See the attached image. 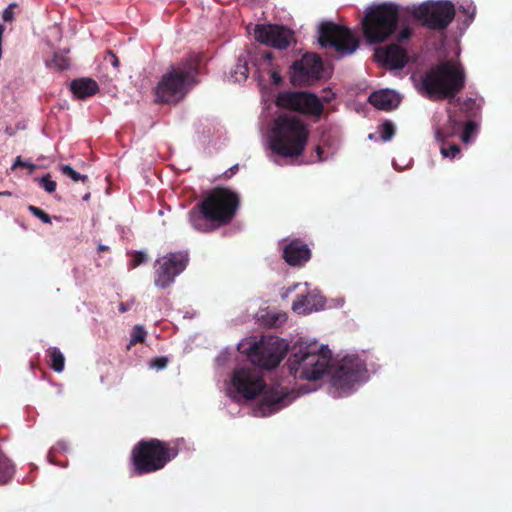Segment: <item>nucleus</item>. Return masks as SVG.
<instances>
[{
    "mask_svg": "<svg viewBox=\"0 0 512 512\" xmlns=\"http://www.w3.org/2000/svg\"><path fill=\"white\" fill-rule=\"evenodd\" d=\"M332 354L327 347L308 345L293 353L287 361L289 373L295 379L314 381L331 372L332 385L347 389L358 382L366 372L365 363L358 356H346L332 369Z\"/></svg>",
    "mask_w": 512,
    "mask_h": 512,
    "instance_id": "f257e3e1",
    "label": "nucleus"
},
{
    "mask_svg": "<svg viewBox=\"0 0 512 512\" xmlns=\"http://www.w3.org/2000/svg\"><path fill=\"white\" fill-rule=\"evenodd\" d=\"M239 206L238 193L225 187H215L189 211V221L199 232H212L228 225L235 218Z\"/></svg>",
    "mask_w": 512,
    "mask_h": 512,
    "instance_id": "f03ea898",
    "label": "nucleus"
},
{
    "mask_svg": "<svg viewBox=\"0 0 512 512\" xmlns=\"http://www.w3.org/2000/svg\"><path fill=\"white\" fill-rule=\"evenodd\" d=\"M201 62V54L191 52L178 63L171 65L155 88V101L176 104L183 100L189 91L199 83L198 75Z\"/></svg>",
    "mask_w": 512,
    "mask_h": 512,
    "instance_id": "7ed1b4c3",
    "label": "nucleus"
},
{
    "mask_svg": "<svg viewBox=\"0 0 512 512\" xmlns=\"http://www.w3.org/2000/svg\"><path fill=\"white\" fill-rule=\"evenodd\" d=\"M309 130L297 116L281 114L274 121L270 136L271 150L285 158H295L303 154L308 142Z\"/></svg>",
    "mask_w": 512,
    "mask_h": 512,
    "instance_id": "20e7f679",
    "label": "nucleus"
},
{
    "mask_svg": "<svg viewBox=\"0 0 512 512\" xmlns=\"http://www.w3.org/2000/svg\"><path fill=\"white\" fill-rule=\"evenodd\" d=\"M465 83L463 65L454 60H446L432 66L424 74L421 85L429 98L452 99L464 89Z\"/></svg>",
    "mask_w": 512,
    "mask_h": 512,
    "instance_id": "39448f33",
    "label": "nucleus"
},
{
    "mask_svg": "<svg viewBox=\"0 0 512 512\" xmlns=\"http://www.w3.org/2000/svg\"><path fill=\"white\" fill-rule=\"evenodd\" d=\"M176 445L157 438L143 439L131 451V464L135 475H145L163 469L178 455Z\"/></svg>",
    "mask_w": 512,
    "mask_h": 512,
    "instance_id": "423d86ee",
    "label": "nucleus"
},
{
    "mask_svg": "<svg viewBox=\"0 0 512 512\" xmlns=\"http://www.w3.org/2000/svg\"><path fill=\"white\" fill-rule=\"evenodd\" d=\"M399 7L382 3L369 9L363 19V33L369 44H380L395 34L399 23Z\"/></svg>",
    "mask_w": 512,
    "mask_h": 512,
    "instance_id": "0eeeda50",
    "label": "nucleus"
},
{
    "mask_svg": "<svg viewBox=\"0 0 512 512\" xmlns=\"http://www.w3.org/2000/svg\"><path fill=\"white\" fill-rule=\"evenodd\" d=\"M412 16L428 29L444 30L455 17V6L448 0L427 1L415 7Z\"/></svg>",
    "mask_w": 512,
    "mask_h": 512,
    "instance_id": "6e6552de",
    "label": "nucleus"
},
{
    "mask_svg": "<svg viewBox=\"0 0 512 512\" xmlns=\"http://www.w3.org/2000/svg\"><path fill=\"white\" fill-rule=\"evenodd\" d=\"M319 43L322 47H332L340 55H350L359 46L358 38L344 26L324 22L319 28Z\"/></svg>",
    "mask_w": 512,
    "mask_h": 512,
    "instance_id": "1a4fd4ad",
    "label": "nucleus"
},
{
    "mask_svg": "<svg viewBox=\"0 0 512 512\" xmlns=\"http://www.w3.org/2000/svg\"><path fill=\"white\" fill-rule=\"evenodd\" d=\"M286 354V347L277 337L263 338L249 349L250 362L262 369L276 368Z\"/></svg>",
    "mask_w": 512,
    "mask_h": 512,
    "instance_id": "9d476101",
    "label": "nucleus"
},
{
    "mask_svg": "<svg viewBox=\"0 0 512 512\" xmlns=\"http://www.w3.org/2000/svg\"><path fill=\"white\" fill-rule=\"evenodd\" d=\"M279 108L296 111L305 115L320 117L324 106L319 97L307 91H283L275 101Z\"/></svg>",
    "mask_w": 512,
    "mask_h": 512,
    "instance_id": "9b49d317",
    "label": "nucleus"
},
{
    "mask_svg": "<svg viewBox=\"0 0 512 512\" xmlns=\"http://www.w3.org/2000/svg\"><path fill=\"white\" fill-rule=\"evenodd\" d=\"M322 72L321 57L316 53L308 52L290 66V82L294 87H308L321 78Z\"/></svg>",
    "mask_w": 512,
    "mask_h": 512,
    "instance_id": "f8f14e48",
    "label": "nucleus"
},
{
    "mask_svg": "<svg viewBox=\"0 0 512 512\" xmlns=\"http://www.w3.org/2000/svg\"><path fill=\"white\" fill-rule=\"evenodd\" d=\"M189 256L186 252H171L157 260L154 272V284L166 289L172 285L175 278L187 267Z\"/></svg>",
    "mask_w": 512,
    "mask_h": 512,
    "instance_id": "ddd939ff",
    "label": "nucleus"
},
{
    "mask_svg": "<svg viewBox=\"0 0 512 512\" xmlns=\"http://www.w3.org/2000/svg\"><path fill=\"white\" fill-rule=\"evenodd\" d=\"M232 385L247 400L255 399L266 386L263 377L248 368H239L233 372Z\"/></svg>",
    "mask_w": 512,
    "mask_h": 512,
    "instance_id": "4468645a",
    "label": "nucleus"
},
{
    "mask_svg": "<svg viewBox=\"0 0 512 512\" xmlns=\"http://www.w3.org/2000/svg\"><path fill=\"white\" fill-rule=\"evenodd\" d=\"M254 36L258 42L279 50L288 48L294 41L293 31L281 25H256Z\"/></svg>",
    "mask_w": 512,
    "mask_h": 512,
    "instance_id": "2eb2a0df",
    "label": "nucleus"
},
{
    "mask_svg": "<svg viewBox=\"0 0 512 512\" xmlns=\"http://www.w3.org/2000/svg\"><path fill=\"white\" fill-rule=\"evenodd\" d=\"M375 55L379 61L393 69H401L408 62L406 49L396 43L377 48Z\"/></svg>",
    "mask_w": 512,
    "mask_h": 512,
    "instance_id": "dca6fc26",
    "label": "nucleus"
},
{
    "mask_svg": "<svg viewBox=\"0 0 512 512\" xmlns=\"http://www.w3.org/2000/svg\"><path fill=\"white\" fill-rule=\"evenodd\" d=\"M283 258L291 266L302 265L310 260L311 250L303 241L295 239L285 246Z\"/></svg>",
    "mask_w": 512,
    "mask_h": 512,
    "instance_id": "f3484780",
    "label": "nucleus"
},
{
    "mask_svg": "<svg viewBox=\"0 0 512 512\" xmlns=\"http://www.w3.org/2000/svg\"><path fill=\"white\" fill-rule=\"evenodd\" d=\"M369 103L377 109L390 111L398 107L399 96L391 90H379L369 96Z\"/></svg>",
    "mask_w": 512,
    "mask_h": 512,
    "instance_id": "a211bd4d",
    "label": "nucleus"
},
{
    "mask_svg": "<svg viewBox=\"0 0 512 512\" xmlns=\"http://www.w3.org/2000/svg\"><path fill=\"white\" fill-rule=\"evenodd\" d=\"M288 404V394L279 388L264 391L261 406L264 410L275 412Z\"/></svg>",
    "mask_w": 512,
    "mask_h": 512,
    "instance_id": "6ab92c4d",
    "label": "nucleus"
},
{
    "mask_svg": "<svg viewBox=\"0 0 512 512\" xmlns=\"http://www.w3.org/2000/svg\"><path fill=\"white\" fill-rule=\"evenodd\" d=\"M73 95L79 99H85L96 93V82L92 78H78L70 83Z\"/></svg>",
    "mask_w": 512,
    "mask_h": 512,
    "instance_id": "aec40b11",
    "label": "nucleus"
},
{
    "mask_svg": "<svg viewBox=\"0 0 512 512\" xmlns=\"http://www.w3.org/2000/svg\"><path fill=\"white\" fill-rule=\"evenodd\" d=\"M463 123L457 120L455 116L449 115L446 127L437 128L435 131V138L439 142H444L445 139L454 136L457 131L462 127Z\"/></svg>",
    "mask_w": 512,
    "mask_h": 512,
    "instance_id": "412c9836",
    "label": "nucleus"
},
{
    "mask_svg": "<svg viewBox=\"0 0 512 512\" xmlns=\"http://www.w3.org/2000/svg\"><path fill=\"white\" fill-rule=\"evenodd\" d=\"M69 53L68 49H63L54 52L53 58L51 61L46 62V66L48 68H55L60 71L68 70L71 66V62L67 54Z\"/></svg>",
    "mask_w": 512,
    "mask_h": 512,
    "instance_id": "4be33fe9",
    "label": "nucleus"
},
{
    "mask_svg": "<svg viewBox=\"0 0 512 512\" xmlns=\"http://www.w3.org/2000/svg\"><path fill=\"white\" fill-rule=\"evenodd\" d=\"M47 357L50 367L57 373H61L65 367L64 354L57 347H49L47 349Z\"/></svg>",
    "mask_w": 512,
    "mask_h": 512,
    "instance_id": "5701e85b",
    "label": "nucleus"
},
{
    "mask_svg": "<svg viewBox=\"0 0 512 512\" xmlns=\"http://www.w3.org/2000/svg\"><path fill=\"white\" fill-rule=\"evenodd\" d=\"M249 68L246 57L239 56L234 68L231 70V77L235 82H243L248 78Z\"/></svg>",
    "mask_w": 512,
    "mask_h": 512,
    "instance_id": "b1692460",
    "label": "nucleus"
},
{
    "mask_svg": "<svg viewBox=\"0 0 512 512\" xmlns=\"http://www.w3.org/2000/svg\"><path fill=\"white\" fill-rule=\"evenodd\" d=\"M14 473L10 460L0 453V484L7 483Z\"/></svg>",
    "mask_w": 512,
    "mask_h": 512,
    "instance_id": "393cba45",
    "label": "nucleus"
},
{
    "mask_svg": "<svg viewBox=\"0 0 512 512\" xmlns=\"http://www.w3.org/2000/svg\"><path fill=\"white\" fill-rule=\"evenodd\" d=\"M292 309L298 314H308L312 311L310 307V296L299 295L292 304Z\"/></svg>",
    "mask_w": 512,
    "mask_h": 512,
    "instance_id": "a878e982",
    "label": "nucleus"
},
{
    "mask_svg": "<svg viewBox=\"0 0 512 512\" xmlns=\"http://www.w3.org/2000/svg\"><path fill=\"white\" fill-rule=\"evenodd\" d=\"M146 335L147 332L143 326H134L130 335V343L127 348L130 349L131 346L136 345L137 343H143L145 341Z\"/></svg>",
    "mask_w": 512,
    "mask_h": 512,
    "instance_id": "bb28decb",
    "label": "nucleus"
},
{
    "mask_svg": "<svg viewBox=\"0 0 512 512\" xmlns=\"http://www.w3.org/2000/svg\"><path fill=\"white\" fill-rule=\"evenodd\" d=\"M60 171L61 173L66 176V177H69L70 179H72L74 182H78V181H85L87 179V176L86 175H83V174H80L78 173L77 171H75L70 165L68 164H65V165H61L60 166Z\"/></svg>",
    "mask_w": 512,
    "mask_h": 512,
    "instance_id": "cd10ccee",
    "label": "nucleus"
},
{
    "mask_svg": "<svg viewBox=\"0 0 512 512\" xmlns=\"http://www.w3.org/2000/svg\"><path fill=\"white\" fill-rule=\"evenodd\" d=\"M380 133H381V139L383 141L386 142V141L391 140L393 138V136L395 135L394 124L389 120L384 121L380 126Z\"/></svg>",
    "mask_w": 512,
    "mask_h": 512,
    "instance_id": "c85d7f7f",
    "label": "nucleus"
},
{
    "mask_svg": "<svg viewBox=\"0 0 512 512\" xmlns=\"http://www.w3.org/2000/svg\"><path fill=\"white\" fill-rule=\"evenodd\" d=\"M39 185L47 192L53 193L56 190L57 184L51 179L49 174L34 179Z\"/></svg>",
    "mask_w": 512,
    "mask_h": 512,
    "instance_id": "c756f323",
    "label": "nucleus"
},
{
    "mask_svg": "<svg viewBox=\"0 0 512 512\" xmlns=\"http://www.w3.org/2000/svg\"><path fill=\"white\" fill-rule=\"evenodd\" d=\"M69 450V444L65 440H59L57 444L52 447L48 453V460L52 464H56L53 460V457L56 455L57 452H67Z\"/></svg>",
    "mask_w": 512,
    "mask_h": 512,
    "instance_id": "7c9ffc66",
    "label": "nucleus"
},
{
    "mask_svg": "<svg viewBox=\"0 0 512 512\" xmlns=\"http://www.w3.org/2000/svg\"><path fill=\"white\" fill-rule=\"evenodd\" d=\"M18 167H27L29 169V173H33L36 169V165L28 160H22L21 156H17L15 161L12 164L11 169L15 170Z\"/></svg>",
    "mask_w": 512,
    "mask_h": 512,
    "instance_id": "2f4dec72",
    "label": "nucleus"
},
{
    "mask_svg": "<svg viewBox=\"0 0 512 512\" xmlns=\"http://www.w3.org/2000/svg\"><path fill=\"white\" fill-rule=\"evenodd\" d=\"M28 209L35 217L40 219L43 223H51V217L40 208L30 205Z\"/></svg>",
    "mask_w": 512,
    "mask_h": 512,
    "instance_id": "473e14b6",
    "label": "nucleus"
},
{
    "mask_svg": "<svg viewBox=\"0 0 512 512\" xmlns=\"http://www.w3.org/2000/svg\"><path fill=\"white\" fill-rule=\"evenodd\" d=\"M476 129V124L473 121H468L464 124L461 139L463 142H468L472 133Z\"/></svg>",
    "mask_w": 512,
    "mask_h": 512,
    "instance_id": "72a5a7b5",
    "label": "nucleus"
},
{
    "mask_svg": "<svg viewBox=\"0 0 512 512\" xmlns=\"http://www.w3.org/2000/svg\"><path fill=\"white\" fill-rule=\"evenodd\" d=\"M412 34H413V29L408 25H404L401 27L400 31L396 34V40L398 42H404L406 40H409L410 37L412 36Z\"/></svg>",
    "mask_w": 512,
    "mask_h": 512,
    "instance_id": "f704fd0d",
    "label": "nucleus"
},
{
    "mask_svg": "<svg viewBox=\"0 0 512 512\" xmlns=\"http://www.w3.org/2000/svg\"><path fill=\"white\" fill-rule=\"evenodd\" d=\"M460 153V147L457 144H451L449 147H441V154L444 157L455 158Z\"/></svg>",
    "mask_w": 512,
    "mask_h": 512,
    "instance_id": "c9c22d12",
    "label": "nucleus"
},
{
    "mask_svg": "<svg viewBox=\"0 0 512 512\" xmlns=\"http://www.w3.org/2000/svg\"><path fill=\"white\" fill-rule=\"evenodd\" d=\"M147 254L142 251H134L132 253V265L137 267L147 261Z\"/></svg>",
    "mask_w": 512,
    "mask_h": 512,
    "instance_id": "e433bc0d",
    "label": "nucleus"
},
{
    "mask_svg": "<svg viewBox=\"0 0 512 512\" xmlns=\"http://www.w3.org/2000/svg\"><path fill=\"white\" fill-rule=\"evenodd\" d=\"M104 63L105 64H111L114 68H118L119 67V59L118 57L112 52V51H107L106 55L104 56Z\"/></svg>",
    "mask_w": 512,
    "mask_h": 512,
    "instance_id": "4c0bfd02",
    "label": "nucleus"
},
{
    "mask_svg": "<svg viewBox=\"0 0 512 512\" xmlns=\"http://www.w3.org/2000/svg\"><path fill=\"white\" fill-rule=\"evenodd\" d=\"M16 6L15 3H11L8 7H6L2 13V18L4 21H11L14 18L13 8Z\"/></svg>",
    "mask_w": 512,
    "mask_h": 512,
    "instance_id": "58836bf2",
    "label": "nucleus"
},
{
    "mask_svg": "<svg viewBox=\"0 0 512 512\" xmlns=\"http://www.w3.org/2000/svg\"><path fill=\"white\" fill-rule=\"evenodd\" d=\"M168 364L166 357H157L151 361V365L157 369H164Z\"/></svg>",
    "mask_w": 512,
    "mask_h": 512,
    "instance_id": "ea45409f",
    "label": "nucleus"
},
{
    "mask_svg": "<svg viewBox=\"0 0 512 512\" xmlns=\"http://www.w3.org/2000/svg\"><path fill=\"white\" fill-rule=\"evenodd\" d=\"M270 77H271L273 84L280 85L282 83V76L280 75V73L278 71H276V70L271 71Z\"/></svg>",
    "mask_w": 512,
    "mask_h": 512,
    "instance_id": "a19ab883",
    "label": "nucleus"
},
{
    "mask_svg": "<svg viewBox=\"0 0 512 512\" xmlns=\"http://www.w3.org/2000/svg\"><path fill=\"white\" fill-rule=\"evenodd\" d=\"M134 303H135L134 300H131V301H128V302H121L120 305H119V311L121 313L127 312L128 310L131 309V307L134 305Z\"/></svg>",
    "mask_w": 512,
    "mask_h": 512,
    "instance_id": "79ce46f5",
    "label": "nucleus"
},
{
    "mask_svg": "<svg viewBox=\"0 0 512 512\" xmlns=\"http://www.w3.org/2000/svg\"><path fill=\"white\" fill-rule=\"evenodd\" d=\"M461 8H462L463 12L468 15L469 22H471L473 20V18H474V15H475V8H472V9H470V7L467 8V9H465L463 7H461Z\"/></svg>",
    "mask_w": 512,
    "mask_h": 512,
    "instance_id": "37998d69",
    "label": "nucleus"
},
{
    "mask_svg": "<svg viewBox=\"0 0 512 512\" xmlns=\"http://www.w3.org/2000/svg\"><path fill=\"white\" fill-rule=\"evenodd\" d=\"M238 171V165H234L231 168H229L227 171H225L224 175L225 177L229 178L232 175H234Z\"/></svg>",
    "mask_w": 512,
    "mask_h": 512,
    "instance_id": "c03bdc74",
    "label": "nucleus"
},
{
    "mask_svg": "<svg viewBox=\"0 0 512 512\" xmlns=\"http://www.w3.org/2000/svg\"><path fill=\"white\" fill-rule=\"evenodd\" d=\"M262 57H263V59H265V60H267V61L271 62V61L273 60V53H272V52H270V51H264V52L262 53Z\"/></svg>",
    "mask_w": 512,
    "mask_h": 512,
    "instance_id": "a18cd8bd",
    "label": "nucleus"
},
{
    "mask_svg": "<svg viewBox=\"0 0 512 512\" xmlns=\"http://www.w3.org/2000/svg\"><path fill=\"white\" fill-rule=\"evenodd\" d=\"M5 31V26L3 24H0V48H2V38Z\"/></svg>",
    "mask_w": 512,
    "mask_h": 512,
    "instance_id": "49530a36",
    "label": "nucleus"
},
{
    "mask_svg": "<svg viewBox=\"0 0 512 512\" xmlns=\"http://www.w3.org/2000/svg\"><path fill=\"white\" fill-rule=\"evenodd\" d=\"M316 153L318 155L319 160L322 161L323 160V158H322L323 149L320 146L316 147Z\"/></svg>",
    "mask_w": 512,
    "mask_h": 512,
    "instance_id": "de8ad7c7",
    "label": "nucleus"
},
{
    "mask_svg": "<svg viewBox=\"0 0 512 512\" xmlns=\"http://www.w3.org/2000/svg\"><path fill=\"white\" fill-rule=\"evenodd\" d=\"M108 248L106 246H103V245H98V252L100 251H105L107 250Z\"/></svg>",
    "mask_w": 512,
    "mask_h": 512,
    "instance_id": "09e8293b",
    "label": "nucleus"
},
{
    "mask_svg": "<svg viewBox=\"0 0 512 512\" xmlns=\"http://www.w3.org/2000/svg\"><path fill=\"white\" fill-rule=\"evenodd\" d=\"M89 198H90V193L85 194L83 197L84 200H88Z\"/></svg>",
    "mask_w": 512,
    "mask_h": 512,
    "instance_id": "8fccbe9b",
    "label": "nucleus"
},
{
    "mask_svg": "<svg viewBox=\"0 0 512 512\" xmlns=\"http://www.w3.org/2000/svg\"><path fill=\"white\" fill-rule=\"evenodd\" d=\"M295 288H297V285H294L293 288H289L288 292H292L293 290H295Z\"/></svg>",
    "mask_w": 512,
    "mask_h": 512,
    "instance_id": "3c124183",
    "label": "nucleus"
},
{
    "mask_svg": "<svg viewBox=\"0 0 512 512\" xmlns=\"http://www.w3.org/2000/svg\"><path fill=\"white\" fill-rule=\"evenodd\" d=\"M109 189H110V186H107V188H106V194H110Z\"/></svg>",
    "mask_w": 512,
    "mask_h": 512,
    "instance_id": "603ef678",
    "label": "nucleus"
},
{
    "mask_svg": "<svg viewBox=\"0 0 512 512\" xmlns=\"http://www.w3.org/2000/svg\"><path fill=\"white\" fill-rule=\"evenodd\" d=\"M1 195H10V192L1 193Z\"/></svg>",
    "mask_w": 512,
    "mask_h": 512,
    "instance_id": "864d4df0",
    "label": "nucleus"
}]
</instances>
